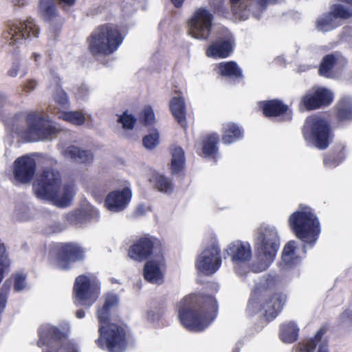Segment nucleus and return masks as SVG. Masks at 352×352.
I'll use <instances>...</instances> for the list:
<instances>
[{
    "label": "nucleus",
    "mask_w": 352,
    "mask_h": 352,
    "mask_svg": "<svg viewBox=\"0 0 352 352\" xmlns=\"http://www.w3.org/2000/svg\"><path fill=\"white\" fill-rule=\"evenodd\" d=\"M298 331L294 322L283 324L280 327L279 338L285 343H293L298 339Z\"/></svg>",
    "instance_id": "36"
},
{
    "label": "nucleus",
    "mask_w": 352,
    "mask_h": 352,
    "mask_svg": "<svg viewBox=\"0 0 352 352\" xmlns=\"http://www.w3.org/2000/svg\"><path fill=\"white\" fill-rule=\"evenodd\" d=\"M54 100L61 106L67 105L68 104V98L66 92L62 89L57 90L54 96Z\"/></svg>",
    "instance_id": "47"
},
{
    "label": "nucleus",
    "mask_w": 352,
    "mask_h": 352,
    "mask_svg": "<svg viewBox=\"0 0 352 352\" xmlns=\"http://www.w3.org/2000/svg\"><path fill=\"white\" fill-rule=\"evenodd\" d=\"M159 133L157 129L152 130L151 133L142 138L143 146L148 150L155 148L159 144Z\"/></svg>",
    "instance_id": "41"
},
{
    "label": "nucleus",
    "mask_w": 352,
    "mask_h": 352,
    "mask_svg": "<svg viewBox=\"0 0 352 352\" xmlns=\"http://www.w3.org/2000/svg\"><path fill=\"white\" fill-rule=\"evenodd\" d=\"M233 48L234 43L231 38L219 37L207 48L206 54L214 58H226L230 56Z\"/></svg>",
    "instance_id": "23"
},
{
    "label": "nucleus",
    "mask_w": 352,
    "mask_h": 352,
    "mask_svg": "<svg viewBox=\"0 0 352 352\" xmlns=\"http://www.w3.org/2000/svg\"><path fill=\"white\" fill-rule=\"evenodd\" d=\"M37 346L56 347V351L50 349L43 352H79L77 345L67 339L66 333L50 325L43 326L39 329Z\"/></svg>",
    "instance_id": "13"
},
{
    "label": "nucleus",
    "mask_w": 352,
    "mask_h": 352,
    "mask_svg": "<svg viewBox=\"0 0 352 352\" xmlns=\"http://www.w3.org/2000/svg\"><path fill=\"white\" fill-rule=\"evenodd\" d=\"M338 63V58L333 54L325 55L319 65L318 74L320 76L331 78L334 76L333 68Z\"/></svg>",
    "instance_id": "35"
},
{
    "label": "nucleus",
    "mask_w": 352,
    "mask_h": 352,
    "mask_svg": "<svg viewBox=\"0 0 352 352\" xmlns=\"http://www.w3.org/2000/svg\"><path fill=\"white\" fill-rule=\"evenodd\" d=\"M85 316V313L82 309H78L76 312V316L78 318L81 319V318H84Z\"/></svg>",
    "instance_id": "54"
},
{
    "label": "nucleus",
    "mask_w": 352,
    "mask_h": 352,
    "mask_svg": "<svg viewBox=\"0 0 352 352\" xmlns=\"http://www.w3.org/2000/svg\"><path fill=\"white\" fill-rule=\"evenodd\" d=\"M149 180L160 192H170L173 191L172 180L163 174L155 173L152 175Z\"/></svg>",
    "instance_id": "37"
},
{
    "label": "nucleus",
    "mask_w": 352,
    "mask_h": 352,
    "mask_svg": "<svg viewBox=\"0 0 352 352\" xmlns=\"http://www.w3.org/2000/svg\"><path fill=\"white\" fill-rule=\"evenodd\" d=\"M331 133V127L328 121L318 116L308 117L302 129L305 140L320 150H324L329 146Z\"/></svg>",
    "instance_id": "12"
},
{
    "label": "nucleus",
    "mask_w": 352,
    "mask_h": 352,
    "mask_svg": "<svg viewBox=\"0 0 352 352\" xmlns=\"http://www.w3.org/2000/svg\"><path fill=\"white\" fill-rule=\"evenodd\" d=\"M58 5H63L71 8L74 6L76 2V0H57Z\"/></svg>",
    "instance_id": "50"
},
{
    "label": "nucleus",
    "mask_w": 352,
    "mask_h": 352,
    "mask_svg": "<svg viewBox=\"0 0 352 352\" xmlns=\"http://www.w3.org/2000/svg\"><path fill=\"white\" fill-rule=\"evenodd\" d=\"M345 157V147L340 144L336 145L324 155L323 163L327 168H335L344 160Z\"/></svg>",
    "instance_id": "30"
},
{
    "label": "nucleus",
    "mask_w": 352,
    "mask_h": 352,
    "mask_svg": "<svg viewBox=\"0 0 352 352\" xmlns=\"http://www.w3.org/2000/svg\"><path fill=\"white\" fill-rule=\"evenodd\" d=\"M241 0H230V2L232 6L237 5Z\"/></svg>",
    "instance_id": "56"
},
{
    "label": "nucleus",
    "mask_w": 352,
    "mask_h": 352,
    "mask_svg": "<svg viewBox=\"0 0 352 352\" xmlns=\"http://www.w3.org/2000/svg\"><path fill=\"white\" fill-rule=\"evenodd\" d=\"M240 351V346H236L233 349L232 352H239Z\"/></svg>",
    "instance_id": "57"
},
{
    "label": "nucleus",
    "mask_w": 352,
    "mask_h": 352,
    "mask_svg": "<svg viewBox=\"0 0 352 352\" xmlns=\"http://www.w3.org/2000/svg\"><path fill=\"white\" fill-rule=\"evenodd\" d=\"M33 56H34L36 60L37 59V57H39V55L36 54V53H34Z\"/></svg>",
    "instance_id": "59"
},
{
    "label": "nucleus",
    "mask_w": 352,
    "mask_h": 352,
    "mask_svg": "<svg viewBox=\"0 0 352 352\" xmlns=\"http://www.w3.org/2000/svg\"><path fill=\"white\" fill-rule=\"evenodd\" d=\"M169 152L171 155L169 164V169L172 175H185L186 156L184 149L177 145H171L169 147Z\"/></svg>",
    "instance_id": "24"
},
{
    "label": "nucleus",
    "mask_w": 352,
    "mask_h": 352,
    "mask_svg": "<svg viewBox=\"0 0 352 352\" xmlns=\"http://www.w3.org/2000/svg\"><path fill=\"white\" fill-rule=\"evenodd\" d=\"M237 273H238V274H239L240 275H242V274L240 273V272H238V271H237Z\"/></svg>",
    "instance_id": "60"
},
{
    "label": "nucleus",
    "mask_w": 352,
    "mask_h": 352,
    "mask_svg": "<svg viewBox=\"0 0 352 352\" xmlns=\"http://www.w3.org/2000/svg\"><path fill=\"white\" fill-rule=\"evenodd\" d=\"M6 28L3 36L10 45L20 43L27 38H37L40 34L38 25L31 18L23 21H9Z\"/></svg>",
    "instance_id": "14"
},
{
    "label": "nucleus",
    "mask_w": 352,
    "mask_h": 352,
    "mask_svg": "<svg viewBox=\"0 0 352 352\" xmlns=\"http://www.w3.org/2000/svg\"><path fill=\"white\" fill-rule=\"evenodd\" d=\"M333 101V94L323 87L313 88L307 91L300 98L299 109L308 111L329 107Z\"/></svg>",
    "instance_id": "15"
},
{
    "label": "nucleus",
    "mask_w": 352,
    "mask_h": 352,
    "mask_svg": "<svg viewBox=\"0 0 352 352\" xmlns=\"http://www.w3.org/2000/svg\"><path fill=\"white\" fill-rule=\"evenodd\" d=\"M36 85L37 83L34 80H28L24 84L23 90L27 93L30 92L35 89Z\"/></svg>",
    "instance_id": "48"
},
{
    "label": "nucleus",
    "mask_w": 352,
    "mask_h": 352,
    "mask_svg": "<svg viewBox=\"0 0 352 352\" xmlns=\"http://www.w3.org/2000/svg\"><path fill=\"white\" fill-rule=\"evenodd\" d=\"M333 127H342L352 122V98L347 96L341 97L333 109Z\"/></svg>",
    "instance_id": "21"
},
{
    "label": "nucleus",
    "mask_w": 352,
    "mask_h": 352,
    "mask_svg": "<svg viewBox=\"0 0 352 352\" xmlns=\"http://www.w3.org/2000/svg\"><path fill=\"white\" fill-rule=\"evenodd\" d=\"M33 190L37 197L52 200L62 207L67 206L73 197L72 187L62 186L59 171L52 167L39 172L33 183Z\"/></svg>",
    "instance_id": "3"
},
{
    "label": "nucleus",
    "mask_w": 352,
    "mask_h": 352,
    "mask_svg": "<svg viewBox=\"0 0 352 352\" xmlns=\"http://www.w3.org/2000/svg\"><path fill=\"white\" fill-rule=\"evenodd\" d=\"M170 111L177 122L184 129L187 128L186 109L184 98L173 97L169 102Z\"/></svg>",
    "instance_id": "29"
},
{
    "label": "nucleus",
    "mask_w": 352,
    "mask_h": 352,
    "mask_svg": "<svg viewBox=\"0 0 352 352\" xmlns=\"http://www.w3.org/2000/svg\"><path fill=\"white\" fill-rule=\"evenodd\" d=\"M100 294V283L94 274H80L75 278L72 297L76 305L90 307Z\"/></svg>",
    "instance_id": "10"
},
{
    "label": "nucleus",
    "mask_w": 352,
    "mask_h": 352,
    "mask_svg": "<svg viewBox=\"0 0 352 352\" xmlns=\"http://www.w3.org/2000/svg\"><path fill=\"white\" fill-rule=\"evenodd\" d=\"M67 220L69 223L77 226L85 221V216L82 211H75L67 214Z\"/></svg>",
    "instance_id": "44"
},
{
    "label": "nucleus",
    "mask_w": 352,
    "mask_h": 352,
    "mask_svg": "<svg viewBox=\"0 0 352 352\" xmlns=\"http://www.w3.org/2000/svg\"><path fill=\"white\" fill-rule=\"evenodd\" d=\"M131 197L132 192L128 187H125L121 190H113L106 196L104 206L111 212H119L127 207Z\"/></svg>",
    "instance_id": "22"
},
{
    "label": "nucleus",
    "mask_w": 352,
    "mask_h": 352,
    "mask_svg": "<svg viewBox=\"0 0 352 352\" xmlns=\"http://www.w3.org/2000/svg\"><path fill=\"white\" fill-rule=\"evenodd\" d=\"M25 120L28 127L24 136L30 142L52 140L61 131L50 118L36 112L28 113Z\"/></svg>",
    "instance_id": "11"
},
{
    "label": "nucleus",
    "mask_w": 352,
    "mask_h": 352,
    "mask_svg": "<svg viewBox=\"0 0 352 352\" xmlns=\"http://www.w3.org/2000/svg\"><path fill=\"white\" fill-rule=\"evenodd\" d=\"M295 248L294 241H290L285 245L282 252V260L285 265H292L293 264Z\"/></svg>",
    "instance_id": "40"
},
{
    "label": "nucleus",
    "mask_w": 352,
    "mask_h": 352,
    "mask_svg": "<svg viewBox=\"0 0 352 352\" xmlns=\"http://www.w3.org/2000/svg\"><path fill=\"white\" fill-rule=\"evenodd\" d=\"M288 223L296 237L313 247L319 238L321 229L316 214L309 207L296 210L289 217Z\"/></svg>",
    "instance_id": "7"
},
{
    "label": "nucleus",
    "mask_w": 352,
    "mask_h": 352,
    "mask_svg": "<svg viewBox=\"0 0 352 352\" xmlns=\"http://www.w3.org/2000/svg\"><path fill=\"white\" fill-rule=\"evenodd\" d=\"M185 0H170L175 8H179L182 6Z\"/></svg>",
    "instance_id": "52"
},
{
    "label": "nucleus",
    "mask_w": 352,
    "mask_h": 352,
    "mask_svg": "<svg viewBox=\"0 0 352 352\" xmlns=\"http://www.w3.org/2000/svg\"><path fill=\"white\" fill-rule=\"evenodd\" d=\"M85 258V249L76 242L57 243L49 250V259L60 270L68 271L74 263Z\"/></svg>",
    "instance_id": "9"
},
{
    "label": "nucleus",
    "mask_w": 352,
    "mask_h": 352,
    "mask_svg": "<svg viewBox=\"0 0 352 352\" xmlns=\"http://www.w3.org/2000/svg\"><path fill=\"white\" fill-rule=\"evenodd\" d=\"M280 246V239L275 229L262 227L258 231L255 242L257 261L250 265V271L260 273L266 270L274 261Z\"/></svg>",
    "instance_id": "6"
},
{
    "label": "nucleus",
    "mask_w": 352,
    "mask_h": 352,
    "mask_svg": "<svg viewBox=\"0 0 352 352\" xmlns=\"http://www.w3.org/2000/svg\"><path fill=\"white\" fill-rule=\"evenodd\" d=\"M280 0H255V5L259 12L265 11L269 5L277 4Z\"/></svg>",
    "instance_id": "46"
},
{
    "label": "nucleus",
    "mask_w": 352,
    "mask_h": 352,
    "mask_svg": "<svg viewBox=\"0 0 352 352\" xmlns=\"http://www.w3.org/2000/svg\"><path fill=\"white\" fill-rule=\"evenodd\" d=\"M20 69V64L19 62L14 63L11 68L8 71V75L10 77H15L17 76Z\"/></svg>",
    "instance_id": "49"
},
{
    "label": "nucleus",
    "mask_w": 352,
    "mask_h": 352,
    "mask_svg": "<svg viewBox=\"0 0 352 352\" xmlns=\"http://www.w3.org/2000/svg\"><path fill=\"white\" fill-rule=\"evenodd\" d=\"M222 142L225 144H230L240 140L243 137V130L238 124L228 122L222 127Z\"/></svg>",
    "instance_id": "31"
},
{
    "label": "nucleus",
    "mask_w": 352,
    "mask_h": 352,
    "mask_svg": "<svg viewBox=\"0 0 352 352\" xmlns=\"http://www.w3.org/2000/svg\"><path fill=\"white\" fill-rule=\"evenodd\" d=\"M349 314H350V313H349V312H348V311H344V312L342 313V318H344V317H346V316H348Z\"/></svg>",
    "instance_id": "58"
},
{
    "label": "nucleus",
    "mask_w": 352,
    "mask_h": 352,
    "mask_svg": "<svg viewBox=\"0 0 352 352\" xmlns=\"http://www.w3.org/2000/svg\"><path fill=\"white\" fill-rule=\"evenodd\" d=\"M137 119L131 114H128L127 111H124L119 116L118 122L122 124L124 129L131 130L134 128Z\"/></svg>",
    "instance_id": "42"
},
{
    "label": "nucleus",
    "mask_w": 352,
    "mask_h": 352,
    "mask_svg": "<svg viewBox=\"0 0 352 352\" xmlns=\"http://www.w3.org/2000/svg\"><path fill=\"white\" fill-rule=\"evenodd\" d=\"M159 263L157 261H150L146 263L144 267V277L145 280L151 283H157L163 278Z\"/></svg>",
    "instance_id": "34"
},
{
    "label": "nucleus",
    "mask_w": 352,
    "mask_h": 352,
    "mask_svg": "<svg viewBox=\"0 0 352 352\" xmlns=\"http://www.w3.org/2000/svg\"><path fill=\"white\" fill-rule=\"evenodd\" d=\"M177 307L182 326L196 332L206 329L218 314V303L214 296L201 292L186 295Z\"/></svg>",
    "instance_id": "2"
},
{
    "label": "nucleus",
    "mask_w": 352,
    "mask_h": 352,
    "mask_svg": "<svg viewBox=\"0 0 352 352\" xmlns=\"http://www.w3.org/2000/svg\"><path fill=\"white\" fill-rule=\"evenodd\" d=\"M258 107L266 118L282 117L283 120L289 121L292 118V111L281 100L272 99L261 100Z\"/></svg>",
    "instance_id": "20"
},
{
    "label": "nucleus",
    "mask_w": 352,
    "mask_h": 352,
    "mask_svg": "<svg viewBox=\"0 0 352 352\" xmlns=\"http://www.w3.org/2000/svg\"><path fill=\"white\" fill-rule=\"evenodd\" d=\"M217 74L232 83H236L243 80L241 68L233 60L221 62L217 65Z\"/></svg>",
    "instance_id": "25"
},
{
    "label": "nucleus",
    "mask_w": 352,
    "mask_h": 352,
    "mask_svg": "<svg viewBox=\"0 0 352 352\" xmlns=\"http://www.w3.org/2000/svg\"><path fill=\"white\" fill-rule=\"evenodd\" d=\"M220 248L217 245H212L206 248L197 260L196 267L206 275L215 273L221 265Z\"/></svg>",
    "instance_id": "19"
},
{
    "label": "nucleus",
    "mask_w": 352,
    "mask_h": 352,
    "mask_svg": "<svg viewBox=\"0 0 352 352\" xmlns=\"http://www.w3.org/2000/svg\"><path fill=\"white\" fill-rule=\"evenodd\" d=\"M219 135L211 133L203 137L201 142V151L198 155L203 157L215 159L219 153Z\"/></svg>",
    "instance_id": "27"
},
{
    "label": "nucleus",
    "mask_w": 352,
    "mask_h": 352,
    "mask_svg": "<svg viewBox=\"0 0 352 352\" xmlns=\"http://www.w3.org/2000/svg\"><path fill=\"white\" fill-rule=\"evenodd\" d=\"M140 122L146 126H152L155 122V116L153 108L150 105L144 107L139 115Z\"/></svg>",
    "instance_id": "39"
},
{
    "label": "nucleus",
    "mask_w": 352,
    "mask_h": 352,
    "mask_svg": "<svg viewBox=\"0 0 352 352\" xmlns=\"http://www.w3.org/2000/svg\"><path fill=\"white\" fill-rule=\"evenodd\" d=\"M60 118L76 126H81L85 124L86 118L84 113L78 111H64L62 113Z\"/></svg>",
    "instance_id": "38"
},
{
    "label": "nucleus",
    "mask_w": 352,
    "mask_h": 352,
    "mask_svg": "<svg viewBox=\"0 0 352 352\" xmlns=\"http://www.w3.org/2000/svg\"><path fill=\"white\" fill-rule=\"evenodd\" d=\"M5 98L3 95L0 94V107H1L5 103Z\"/></svg>",
    "instance_id": "55"
},
{
    "label": "nucleus",
    "mask_w": 352,
    "mask_h": 352,
    "mask_svg": "<svg viewBox=\"0 0 352 352\" xmlns=\"http://www.w3.org/2000/svg\"><path fill=\"white\" fill-rule=\"evenodd\" d=\"M165 247L156 236L144 234L137 237L128 249V256L137 262H142L150 258L162 263L164 261Z\"/></svg>",
    "instance_id": "8"
},
{
    "label": "nucleus",
    "mask_w": 352,
    "mask_h": 352,
    "mask_svg": "<svg viewBox=\"0 0 352 352\" xmlns=\"http://www.w3.org/2000/svg\"><path fill=\"white\" fill-rule=\"evenodd\" d=\"M36 170L35 159L28 155L17 157L12 166L14 182L19 184H28L34 179Z\"/></svg>",
    "instance_id": "18"
},
{
    "label": "nucleus",
    "mask_w": 352,
    "mask_h": 352,
    "mask_svg": "<svg viewBox=\"0 0 352 352\" xmlns=\"http://www.w3.org/2000/svg\"><path fill=\"white\" fill-rule=\"evenodd\" d=\"M234 263L249 261L252 257V249L249 243L235 241L230 243L226 250Z\"/></svg>",
    "instance_id": "26"
},
{
    "label": "nucleus",
    "mask_w": 352,
    "mask_h": 352,
    "mask_svg": "<svg viewBox=\"0 0 352 352\" xmlns=\"http://www.w3.org/2000/svg\"><path fill=\"white\" fill-rule=\"evenodd\" d=\"M38 12L40 16L47 22L53 21L59 16L55 0H39Z\"/></svg>",
    "instance_id": "32"
},
{
    "label": "nucleus",
    "mask_w": 352,
    "mask_h": 352,
    "mask_svg": "<svg viewBox=\"0 0 352 352\" xmlns=\"http://www.w3.org/2000/svg\"><path fill=\"white\" fill-rule=\"evenodd\" d=\"M107 190L106 185L100 184H94L91 186L90 190L92 196L96 199L100 200L102 198L103 195Z\"/></svg>",
    "instance_id": "45"
},
{
    "label": "nucleus",
    "mask_w": 352,
    "mask_h": 352,
    "mask_svg": "<svg viewBox=\"0 0 352 352\" xmlns=\"http://www.w3.org/2000/svg\"><path fill=\"white\" fill-rule=\"evenodd\" d=\"M352 16V11L341 4H334L331 10L320 16L316 21V28L321 31L327 32L342 24V21Z\"/></svg>",
    "instance_id": "16"
},
{
    "label": "nucleus",
    "mask_w": 352,
    "mask_h": 352,
    "mask_svg": "<svg viewBox=\"0 0 352 352\" xmlns=\"http://www.w3.org/2000/svg\"><path fill=\"white\" fill-rule=\"evenodd\" d=\"M318 352H329L328 345L327 343H322L319 346Z\"/></svg>",
    "instance_id": "53"
},
{
    "label": "nucleus",
    "mask_w": 352,
    "mask_h": 352,
    "mask_svg": "<svg viewBox=\"0 0 352 352\" xmlns=\"http://www.w3.org/2000/svg\"><path fill=\"white\" fill-rule=\"evenodd\" d=\"M124 35L116 23H105L96 26L87 37V50L92 56H108L116 52Z\"/></svg>",
    "instance_id": "5"
},
{
    "label": "nucleus",
    "mask_w": 352,
    "mask_h": 352,
    "mask_svg": "<svg viewBox=\"0 0 352 352\" xmlns=\"http://www.w3.org/2000/svg\"><path fill=\"white\" fill-rule=\"evenodd\" d=\"M279 281L278 276L268 274L256 285L252 292V298L258 309L264 311L265 316L269 320L278 316L287 300L285 294L276 292Z\"/></svg>",
    "instance_id": "4"
},
{
    "label": "nucleus",
    "mask_w": 352,
    "mask_h": 352,
    "mask_svg": "<svg viewBox=\"0 0 352 352\" xmlns=\"http://www.w3.org/2000/svg\"><path fill=\"white\" fill-rule=\"evenodd\" d=\"M213 16L204 8H198L188 21L189 33L196 38L207 39L212 29Z\"/></svg>",
    "instance_id": "17"
},
{
    "label": "nucleus",
    "mask_w": 352,
    "mask_h": 352,
    "mask_svg": "<svg viewBox=\"0 0 352 352\" xmlns=\"http://www.w3.org/2000/svg\"><path fill=\"white\" fill-rule=\"evenodd\" d=\"M63 155L65 158L83 164H90L94 160V155L91 150L82 149L74 145L67 146L63 151Z\"/></svg>",
    "instance_id": "28"
},
{
    "label": "nucleus",
    "mask_w": 352,
    "mask_h": 352,
    "mask_svg": "<svg viewBox=\"0 0 352 352\" xmlns=\"http://www.w3.org/2000/svg\"><path fill=\"white\" fill-rule=\"evenodd\" d=\"M12 3L14 7L21 8L27 4L26 0H12Z\"/></svg>",
    "instance_id": "51"
},
{
    "label": "nucleus",
    "mask_w": 352,
    "mask_h": 352,
    "mask_svg": "<svg viewBox=\"0 0 352 352\" xmlns=\"http://www.w3.org/2000/svg\"><path fill=\"white\" fill-rule=\"evenodd\" d=\"M14 279V290L19 292L24 289L26 287V275L23 273L19 272L12 274Z\"/></svg>",
    "instance_id": "43"
},
{
    "label": "nucleus",
    "mask_w": 352,
    "mask_h": 352,
    "mask_svg": "<svg viewBox=\"0 0 352 352\" xmlns=\"http://www.w3.org/2000/svg\"><path fill=\"white\" fill-rule=\"evenodd\" d=\"M328 330V325L323 324L316 333L315 336L306 340L300 342L298 344V349L299 352H314L317 344L321 341L323 336Z\"/></svg>",
    "instance_id": "33"
},
{
    "label": "nucleus",
    "mask_w": 352,
    "mask_h": 352,
    "mask_svg": "<svg viewBox=\"0 0 352 352\" xmlns=\"http://www.w3.org/2000/svg\"><path fill=\"white\" fill-rule=\"evenodd\" d=\"M118 305V296L108 294L103 305L97 311L99 336L95 342L100 349L108 352H123L128 344V326L120 318L111 317V311Z\"/></svg>",
    "instance_id": "1"
}]
</instances>
